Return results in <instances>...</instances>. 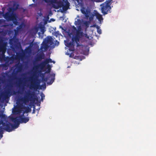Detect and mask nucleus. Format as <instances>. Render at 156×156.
Returning a JSON list of instances; mask_svg holds the SVG:
<instances>
[{"instance_id":"obj_8","label":"nucleus","mask_w":156,"mask_h":156,"mask_svg":"<svg viewBox=\"0 0 156 156\" xmlns=\"http://www.w3.org/2000/svg\"><path fill=\"white\" fill-rule=\"evenodd\" d=\"M7 43L4 40H0V54L2 56H4L7 50Z\"/></svg>"},{"instance_id":"obj_51","label":"nucleus","mask_w":156,"mask_h":156,"mask_svg":"<svg viewBox=\"0 0 156 156\" xmlns=\"http://www.w3.org/2000/svg\"><path fill=\"white\" fill-rule=\"evenodd\" d=\"M22 51H23V50H22Z\"/></svg>"},{"instance_id":"obj_52","label":"nucleus","mask_w":156,"mask_h":156,"mask_svg":"<svg viewBox=\"0 0 156 156\" xmlns=\"http://www.w3.org/2000/svg\"><path fill=\"white\" fill-rule=\"evenodd\" d=\"M31 79L32 80V77H31Z\"/></svg>"},{"instance_id":"obj_28","label":"nucleus","mask_w":156,"mask_h":156,"mask_svg":"<svg viewBox=\"0 0 156 156\" xmlns=\"http://www.w3.org/2000/svg\"><path fill=\"white\" fill-rule=\"evenodd\" d=\"M69 51H73L74 50L75 48H74V45L72 46L71 47H70L69 48Z\"/></svg>"},{"instance_id":"obj_35","label":"nucleus","mask_w":156,"mask_h":156,"mask_svg":"<svg viewBox=\"0 0 156 156\" xmlns=\"http://www.w3.org/2000/svg\"><path fill=\"white\" fill-rule=\"evenodd\" d=\"M35 106H33V111L32 112L33 114H34L35 113Z\"/></svg>"},{"instance_id":"obj_47","label":"nucleus","mask_w":156,"mask_h":156,"mask_svg":"<svg viewBox=\"0 0 156 156\" xmlns=\"http://www.w3.org/2000/svg\"><path fill=\"white\" fill-rule=\"evenodd\" d=\"M7 68H6V69H5V70H7Z\"/></svg>"},{"instance_id":"obj_5","label":"nucleus","mask_w":156,"mask_h":156,"mask_svg":"<svg viewBox=\"0 0 156 156\" xmlns=\"http://www.w3.org/2000/svg\"><path fill=\"white\" fill-rule=\"evenodd\" d=\"M53 43V42L51 37L45 39L42 42L40 49L42 51H46L48 50L49 46L52 45Z\"/></svg>"},{"instance_id":"obj_13","label":"nucleus","mask_w":156,"mask_h":156,"mask_svg":"<svg viewBox=\"0 0 156 156\" xmlns=\"http://www.w3.org/2000/svg\"><path fill=\"white\" fill-rule=\"evenodd\" d=\"M19 5L17 2H14L12 6L9 8V11L14 13V11L19 9Z\"/></svg>"},{"instance_id":"obj_1","label":"nucleus","mask_w":156,"mask_h":156,"mask_svg":"<svg viewBox=\"0 0 156 156\" xmlns=\"http://www.w3.org/2000/svg\"><path fill=\"white\" fill-rule=\"evenodd\" d=\"M37 99L35 92L34 91L31 92L29 90L23 98L18 99L17 101L19 102H22L25 105L29 101H35Z\"/></svg>"},{"instance_id":"obj_2","label":"nucleus","mask_w":156,"mask_h":156,"mask_svg":"<svg viewBox=\"0 0 156 156\" xmlns=\"http://www.w3.org/2000/svg\"><path fill=\"white\" fill-rule=\"evenodd\" d=\"M10 120L15 124H17L18 126H19L20 123H26L29 120V118L28 117H24L23 114L19 117H11L10 118Z\"/></svg>"},{"instance_id":"obj_42","label":"nucleus","mask_w":156,"mask_h":156,"mask_svg":"<svg viewBox=\"0 0 156 156\" xmlns=\"http://www.w3.org/2000/svg\"><path fill=\"white\" fill-rule=\"evenodd\" d=\"M32 1L34 2L35 3V0H32Z\"/></svg>"},{"instance_id":"obj_26","label":"nucleus","mask_w":156,"mask_h":156,"mask_svg":"<svg viewBox=\"0 0 156 156\" xmlns=\"http://www.w3.org/2000/svg\"><path fill=\"white\" fill-rule=\"evenodd\" d=\"M13 21V23L15 25H17L18 24V22L17 21V20L16 18V17L15 16V19L13 20H12Z\"/></svg>"},{"instance_id":"obj_41","label":"nucleus","mask_w":156,"mask_h":156,"mask_svg":"<svg viewBox=\"0 0 156 156\" xmlns=\"http://www.w3.org/2000/svg\"><path fill=\"white\" fill-rule=\"evenodd\" d=\"M52 62L53 63H55V62L54 61H52Z\"/></svg>"},{"instance_id":"obj_48","label":"nucleus","mask_w":156,"mask_h":156,"mask_svg":"<svg viewBox=\"0 0 156 156\" xmlns=\"http://www.w3.org/2000/svg\"><path fill=\"white\" fill-rule=\"evenodd\" d=\"M75 25H77V24L76 23H75Z\"/></svg>"},{"instance_id":"obj_39","label":"nucleus","mask_w":156,"mask_h":156,"mask_svg":"<svg viewBox=\"0 0 156 156\" xmlns=\"http://www.w3.org/2000/svg\"><path fill=\"white\" fill-rule=\"evenodd\" d=\"M19 86H20V84L21 83V80L20 79H19Z\"/></svg>"},{"instance_id":"obj_21","label":"nucleus","mask_w":156,"mask_h":156,"mask_svg":"<svg viewBox=\"0 0 156 156\" xmlns=\"http://www.w3.org/2000/svg\"><path fill=\"white\" fill-rule=\"evenodd\" d=\"M96 16L97 18L99 21H101V20H103V18L101 15L98 13L96 14Z\"/></svg>"},{"instance_id":"obj_45","label":"nucleus","mask_w":156,"mask_h":156,"mask_svg":"<svg viewBox=\"0 0 156 156\" xmlns=\"http://www.w3.org/2000/svg\"><path fill=\"white\" fill-rule=\"evenodd\" d=\"M92 1H95V0H91Z\"/></svg>"},{"instance_id":"obj_44","label":"nucleus","mask_w":156,"mask_h":156,"mask_svg":"<svg viewBox=\"0 0 156 156\" xmlns=\"http://www.w3.org/2000/svg\"><path fill=\"white\" fill-rule=\"evenodd\" d=\"M40 16H41V15H42V13H40Z\"/></svg>"},{"instance_id":"obj_38","label":"nucleus","mask_w":156,"mask_h":156,"mask_svg":"<svg viewBox=\"0 0 156 156\" xmlns=\"http://www.w3.org/2000/svg\"><path fill=\"white\" fill-rule=\"evenodd\" d=\"M85 15V16L87 18H88V17H89V15L87 13H86V14H84Z\"/></svg>"},{"instance_id":"obj_53","label":"nucleus","mask_w":156,"mask_h":156,"mask_svg":"<svg viewBox=\"0 0 156 156\" xmlns=\"http://www.w3.org/2000/svg\"><path fill=\"white\" fill-rule=\"evenodd\" d=\"M18 93H20V92H19V91H18Z\"/></svg>"},{"instance_id":"obj_37","label":"nucleus","mask_w":156,"mask_h":156,"mask_svg":"<svg viewBox=\"0 0 156 156\" xmlns=\"http://www.w3.org/2000/svg\"><path fill=\"white\" fill-rule=\"evenodd\" d=\"M73 30L74 31H76L77 30H77V29H76V28L75 27H74V26H73Z\"/></svg>"},{"instance_id":"obj_16","label":"nucleus","mask_w":156,"mask_h":156,"mask_svg":"<svg viewBox=\"0 0 156 156\" xmlns=\"http://www.w3.org/2000/svg\"><path fill=\"white\" fill-rule=\"evenodd\" d=\"M44 54H40L37 56L35 58L36 62L41 61L42 59L44 58Z\"/></svg>"},{"instance_id":"obj_18","label":"nucleus","mask_w":156,"mask_h":156,"mask_svg":"<svg viewBox=\"0 0 156 156\" xmlns=\"http://www.w3.org/2000/svg\"><path fill=\"white\" fill-rule=\"evenodd\" d=\"M69 3L67 2V3H66V5H63L62 6V9L64 11H66L69 8Z\"/></svg>"},{"instance_id":"obj_43","label":"nucleus","mask_w":156,"mask_h":156,"mask_svg":"<svg viewBox=\"0 0 156 156\" xmlns=\"http://www.w3.org/2000/svg\"><path fill=\"white\" fill-rule=\"evenodd\" d=\"M20 56H21L22 57H23V55H22V54H20Z\"/></svg>"},{"instance_id":"obj_27","label":"nucleus","mask_w":156,"mask_h":156,"mask_svg":"<svg viewBox=\"0 0 156 156\" xmlns=\"http://www.w3.org/2000/svg\"><path fill=\"white\" fill-rule=\"evenodd\" d=\"M41 100L42 101H43V100L44 98L45 95L43 93H41Z\"/></svg>"},{"instance_id":"obj_20","label":"nucleus","mask_w":156,"mask_h":156,"mask_svg":"<svg viewBox=\"0 0 156 156\" xmlns=\"http://www.w3.org/2000/svg\"><path fill=\"white\" fill-rule=\"evenodd\" d=\"M23 28V26L21 24L18 27H16V30H15V33L18 32L19 31H20Z\"/></svg>"},{"instance_id":"obj_22","label":"nucleus","mask_w":156,"mask_h":156,"mask_svg":"<svg viewBox=\"0 0 156 156\" xmlns=\"http://www.w3.org/2000/svg\"><path fill=\"white\" fill-rule=\"evenodd\" d=\"M40 28L41 33L43 34L45 31H46L45 27L44 26H41L40 27Z\"/></svg>"},{"instance_id":"obj_6","label":"nucleus","mask_w":156,"mask_h":156,"mask_svg":"<svg viewBox=\"0 0 156 156\" xmlns=\"http://www.w3.org/2000/svg\"><path fill=\"white\" fill-rule=\"evenodd\" d=\"M17 92L14 90L12 91L9 88L5 90L4 92L1 93L0 95V99L4 101L9 98L11 95H16Z\"/></svg>"},{"instance_id":"obj_9","label":"nucleus","mask_w":156,"mask_h":156,"mask_svg":"<svg viewBox=\"0 0 156 156\" xmlns=\"http://www.w3.org/2000/svg\"><path fill=\"white\" fill-rule=\"evenodd\" d=\"M83 36V33L80 30H77L76 31L75 36L72 38V41H75L77 43L80 41V38Z\"/></svg>"},{"instance_id":"obj_32","label":"nucleus","mask_w":156,"mask_h":156,"mask_svg":"<svg viewBox=\"0 0 156 156\" xmlns=\"http://www.w3.org/2000/svg\"><path fill=\"white\" fill-rule=\"evenodd\" d=\"M89 22L88 21H85L84 23V24L87 27H88L89 26Z\"/></svg>"},{"instance_id":"obj_3","label":"nucleus","mask_w":156,"mask_h":156,"mask_svg":"<svg viewBox=\"0 0 156 156\" xmlns=\"http://www.w3.org/2000/svg\"><path fill=\"white\" fill-rule=\"evenodd\" d=\"M4 126L2 127V126H0V131H2V130H5L8 132H11L13 129H16L18 127L17 124H13L9 122L3 123Z\"/></svg>"},{"instance_id":"obj_34","label":"nucleus","mask_w":156,"mask_h":156,"mask_svg":"<svg viewBox=\"0 0 156 156\" xmlns=\"http://www.w3.org/2000/svg\"><path fill=\"white\" fill-rule=\"evenodd\" d=\"M5 123V122H4L3 121H2V120H0V126L1 125H2V127H3L4 126L3 123Z\"/></svg>"},{"instance_id":"obj_31","label":"nucleus","mask_w":156,"mask_h":156,"mask_svg":"<svg viewBox=\"0 0 156 156\" xmlns=\"http://www.w3.org/2000/svg\"><path fill=\"white\" fill-rule=\"evenodd\" d=\"M30 51V48H28L25 50V52L26 53H28Z\"/></svg>"},{"instance_id":"obj_10","label":"nucleus","mask_w":156,"mask_h":156,"mask_svg":"<svg viewBox=\"0 0 156 156\" xmlns=\"http://www.w3.org/2000/svg\"><path fill=\"white\" fill-rule=\"evenodd\" d=\"M15 66L16 67L15 68L12 73V76H16L18 73L21 72L23 69L22 64H20L19 63L16 64Z\"/></svg>"},{"instance_id":"obj_40","label":"nucleus","mask_w":156,"mask_h":156,"mask_svg":"<svg viewBox=\"0 0 156 156\" xmlns=\"http://www.w3.org/2000/svg\"><path fill=\"white\" fill-rule=\"evenodd\" d=\"M104 0H98V1H97V2H102Z\"/></svg>"},{"instance_id":"obj_14","label":"nucleus","mask_w":156,"mask_h":156,"mask_svg":"<svg viewBox=\"0 0 156 156\" xmlns=\"http://www.w3.org/2000/svg\"><path fill=\"white\" fill-rule=\"evenodd\" d=\"M40 86V82H36L34 81V82L32 83L30 86V89H33L36 91L38 89Z\"/></svg>"},{"instance_id":"obj_23","label":"nucleus","mask_w":156,"mask_h":156,"mask_svg":"<svg viewBox=\"0 0 156 156\" xmlns=\"http://www.w3.org/2000/svg\"><path fill=\"white\" fill-rule=\"evenodd\" d=\"M74 45V41H72V42H70L67 44L66 46L69 48L71 47L72 46Z\"/></svg>"},{"instance_id":"obj_11","label":"nucleus","mask_w":156,"mask_h":156,"mask_svg":"<svg viewBox=\"0 0 156 156\" xmlns=\"http://www.w3.org/2000/svg\"><path fill=\"white\" fill-rule=\"evenodd\" d=\"M9 12V11L6 12L3 16L7 20H13L15 19V14L12 12L10 14Z\"/></svg>"},{"instance_id":"obj_33","label":"nucleus","mask_w":156,"mask_h":156,"mask_svg":"<svg viewBox=\"0 0 156 156\" xmlns=\"http://www.w3.org/2000/svg\"><path fill=\"white\" fill-rule=\"evenodd\" d=\"M93 19V16H90L89 17V21H91Z\"/></svg>"},{"instance_id":"obj_50","label":"nucleus","mask_w":156,"mask_h":156,"mask_svg":"<svg viewBox=\"0 0 156 156\" xmlns=\"http://www.w3.org/2000/svg\"><path fill=\"white\" fill-rule=\"evenodd\" d=\"M1 80V78L0 77V80Z\"/></svg>"},{"instance_id":"obj_25","label":"nucleus","mask_w":156,"mask_h":156,"mask_svg":"<svg viewBox=\"0 0 156 156\" xmlns=\"http://www.w3.org/2000/svg\"><path fill=\"white\" fill-rule=\"evenodd\" d=\"M47 64H48L49 63H52V60L50 58H46L45 59Z\"/></svg>"},{"instance_id":"obj_30","label":"nucleus","mask_w":156,"mask_h":156,"mask_svg":"<svg viewBox=\"0 0 156 156\" xmlns=\"http://www.w3.org/2000/svg\"><path fill=\"white\" fill-rule=\"evenodd\" d=\"M81 12H82V13L83 14H86V13H87L86 12V11L85 9H82L81 10Z\"/></svg>"},{"instance_id":"obj_4","label":"nucleus","mask_w":156,"mask_h":156,"mask_svg":"<svg viewBox=\"0 0 156 156\" xmlns=\"http://www.w3.org/2000/svg\"><path fill=\"white\" fill-rule=\"evenodd\" d=\"M113 0H106L105 2L101 5V11L103 14L105 15L107 14L111 9V5Z\"/></svg>"},{"instance_id":"obj_7","label":"nucleus","mask_w":156,"mask_h":156,"mask_svg":"<svg viewBox=\"0 0 156 156\" xmlns=\"http://www.w3.org/2000/svg\"><path fill=\"white\" fill-rule=\"evenodd\" d=\"M49 76L48 77H45L44 74H43V76L42 78V82H44V84L42 86H43L44 88H45L46 87V83L45 82H47L49 79L51 77V80L49 82H47V84L49 85H50L52 84L53 82L55 80V76L54 75L53 76L52 75L49 74Z\"/></svg>"},{"instance_id":"obj_36","label":"nucleus","mask_w":156,"mask_h":156,"mask_svg":"<svg viewBox=\"0 0 156 156\" xmlns=\"http://www.w3.org/2000/svg\"><path fill=\"white\" fill-rule=\"evenodd\" d=\"M55 35L56 36H57V35H59V31H58L56 32L55 33Z\"/></svg>"},{"instance_id":"obj_29","label":"nucleus","mask_w":156,"mask_h":156,"mask_svg":"<svg viewBox=\"0 0 156 156\" xmlns=\"http://www.w3.org/2000/svg\"><path fill=\"white\" fill-rule=\"evenodd\" d=\"M61 6H59V5L56 6L55 5H53V7L54 8H55L56 9H58L59 7H61Z\"/></svg>"},{"instance_id":"obj_17","label":"nucleus","mask_w":156,"mask_h":156,"mask_svg":"<svg viewBox=\"0 0 156 156\" xmlns=\"http://www.w3.org/2000/svg\"><path fill=\"white\" fill-rule=\"evenodd\" d=\"M51 66L50 64H48L47 65H46V67L45 68V69L43 71H45V70L47 69V70L45 72V73H49L51 71Z\"/></svg>"},{"instance_id":"obj_49","label":"nucleus","mask_w":156,"mask_h":156,"mask_svg":"<svg viewBox=\"0 0 156 156\" xmlns=\"http://www.w3.org/2000/svg\"><path fill=\"white\" fill-rule=\"evenodd\" d=\"M40 34V33H38V34Z\"/></svg>"},{"instance_id":"obj_15","label":"nucleus","mask_w":156,"mask_h":156,"mask_svg":"<svg viewBox=\"0 0 156 156\" xmlns=\"http://www.w3.org/2000/svg\"><path fill=\"white\" fill-rule=\"evenodd\" d=\"M11 59L12 58L11 57H7L5 64H2V67L3 68L7 67L9 65V62L11 60Z\"/></svg>"},{"instance_id":"obj_24","label":"nucleus","mask_w":156,"mask_h":156,"mask_svg":"<svg viewBox=\"0 0 156 156\" xmlns=\"http://www.w3.org/2000/svg\"><path fill=\"white\" fill-rule=\"evenodd\" d=\"M96 27L97 29V32H98V33L99 34H101V29L100 28V27L98 26L97 25L96 26Z\"/></svg>"},{"instance_id":"obj_12","label":"nucleus","mask_w":156,"mask_h":156,"mask_svg":"<svg viewBox=\"0 0 156 156\" xmlns=\"http://www.w3.org/2000/svg\"><path fill=\"white\" fill-rule=\"evenodd\" d=\"M47 63L44 60V61L42 62L39 64L34 66V68L36 70L40 69L41 71H43V69L45 68V66L47 65Z\"/></svg>"},{"instance_id":"obj_46","label":"nucleus","mask_w":156,"mask_h":156,"mask_svg":"<svg viewBox=\"0 0 156 156\" xmlns=\"http://www.w3.org/2000/svg\"><path fill=\"white\" fill-rule=\"evenodd\" d=\"M35 63V62H34V65Z\"/></svg>"},{"instance_id":"obj_19","label":"nucleus","mask_w":156,"mask_h":156,"mask_svg":"<svg viewBox=\"0 0 156 156\" xmlns=\"http://www.w3.org/2000/svg\"><path fill=\"white\" fill-rule=\"evenodd\" d=\"M25 109V111L23 112V115H24L25 113H27L29 112H30L31 111V109L29 107H25L24 108Z\"/></svg>"}]
</instances>
